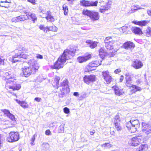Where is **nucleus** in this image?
Listing matches in <instances>:
<instances>
[{"instance_id":"obj_25","label":"nucleus","mask_w":151,"mask_h":151,"mask_svg":"<svg viewBox=\"0 0 151 151\" xmlns=\"http://www.w3.org/2000/svg\"><path fill=\"white\" fill-rule=\"evenodd\" d=\"M113 121L114 124L117 123H120L121 119L119 116L118 115H116L115 116L113 119Z\"/></svg>"},{"instance_id":"obj_60","label":"nucleus","mask_w":151,"mask_h":151,"mask_svg":"<svg viewBox=\"0 0 151 151\" xmlns=\"http://www.w3.org/2000/svg\"><path fill=\"white\" fill-rule=\"evenodd\" d=\"M11 2L10 0H0V2Z\"/></svg>"},{"instance_id":"obj_15","label":"nucleus","mask_w":151,"mask_h":151,"mask_svg":"<svg viewBox=\"0 0 151 151\" xmlns=\"http://www.w3.org/2000/svg\"><path fill=\"white\" fill-rule=\"evenodd\" d=\"M91 58V55L88 54L83 56L79 57L77 58V60L79 63H82L87 61Z\"/></svg>"},{"instance_id":"obj_39","label":"nucleus","mask_w":151,"mask_h":151,"mask_svg":"<svg viewBox=\"0 0 151 151\" xmlns=\"http://www.w3.org/2000/svg\"><path fill=\"white\" fill-rule=\"evenodd\" d=\"M92 11L88 10H84L83 11V14L84 15H86L90 17V15L91 14Z\"/></svg>"},{"instance_id":"obj_47","label":"nucleus","mask_w":151,"mask_h":151,"mask_svg":"<svg viewBox=\"0 0 151 151\" xmlns=\"http://www.w3.org/2000/svg\"><path fill=\"white\" fill-rule=\"evenodd\" d=\"M1 111L4 113L5 115H6V116H7L10 113L9 111L8 110L5 109L1 110Z\"/></svg>"},{"instance_id":"obj_16","label":"nucleus","mask_w":151,"mask_h":151,"mask_svg":"<svg viewBox=\"0 0 151 151\" xmlns=\"http://www.w3.org/2000/svg\"><path fill=\"white\" fill-rule=\"evenodd\" d=\"M86 43L88 44L89 47L91 49L94 48L96 47L99 43L97 42L89 40H87L86 41Z\"/></svg>"},{"instance_id":"obj_38","label":"nucleus","mask_w":151,"mask_h":151,"mask_svg":"<svg viewBox=\"0 0 151 151\" xmlns=\"http://www.w3.org/2000/svg\"><path fill=\"white\" fill-rule=\"evenodd\" d=\"M57 28L55 26L52 25L51 27H49L48 26V30L49 31H56L57 30Z\"/></svg>"},{"instance_id":"obj_2","label":"nucleus","mask_w":151,"mask_h":151,"mask_svg":"<svg viewBox=\"0 0 151 151\" xmlns=\"http://www.w3.org/2000/svg\"><path fill=\"white\" fill-rule=\"evenodd\" d=\"M60 79V78L59 76H56L54 80V82L53 84L54 86L57 88H58L61 91V93L59 94L60 97H63L65 93L70 92V89L68 87V81L67 80H65L61 83L60 86H58L59 82Z\"/></svg>"},{"instance_id":"obj_50","label":"nucleus","mask_w":151,"mask_h":151,"mask_svg":"<svg viewBox=\"0 0 151 151\" xmlns=\"http://www.w3.org/2000/svg\"><path fill=\"white\" fill-rule=\"evenodd\" d=\"M128 27L127 26H124L122 27L121 28V29L122 30V32H126L128 29Z\"/></svg>"},{"instance_id":"obj_52","label":"nucleus","mask_w":151,"mask_h":151,"mask_svg":"<svg viewBox=\"0 0 151 151\" xmlns=\"http://www.w3.org/2000/svg\"><path fill=\"white\" fill-rule=\"evenodd\" d=\"M35 135H36L35 134H34L31 139V144L32 145H34V142L35 139Z\"/></svg>"},{"instance_id":"obj_30","label":"nucleus","mask_w":151,"mask_h":151,"mask_svg":"<svg viewBox=\"0 0 151 151\" xmlns=\"http://www.w3.org/2000/svg\"><path fill=\"white\" fill-rule=\"evenodd\" d=\"M14 80L13 78H12V76H10V79H7L6 83H9V84H13L14 85H15V83H16L14 81Z\"/></svg>"},{"instance_id":"obj_8","label":"nucleus","mask_w":151,"mask_h":151,"mask_svg":"<svg viewBox=\"0 0 151 151\" xmlns=\"http://www.w3.org/2000/svg\"><path fill=\"white\" fill-rule=\"evenodd\" d=\"M102 75L104 80L107 84H109L111 82L112 78L109 75V72L108 71H103L102 72Z\"/></svg>"},{"instance_id":"obj_4","label":"nucleus","mask_w":151,"mask_h":151,"mask_svg":"<svg viewBox=\"0 0 151 151\" xmlns=\"http://www.w3.org/2000/svg\"><path fill=\"white\" fill-rule=\"evenodd\" d=\"M19 139V134L17 132H11L9 134V137L7 140L9 142H13L18 141Z\"/></svg>"},{"instance_id":"obj_14","label":"nucleus","mask_w":151,"mask_h":151,"mask_svg":"<svg viewBox=\"0 0 151 151\" xmlns=\"http://www.w3.org/2000/svg\"><path fill=\"white\" fill-rule=\"evenodd\" d=\"M115 94L118 96L122 95L124 93L123 89H120L119 87L116 86H114L112 87Z\"/></svg>"},{"instance_id":"obj_1","label":"nucleus","mask_w":151,"mask_h":151,"mask_svg":"<svg viewBox=\"0 0 151 151\" xmlns=\"http://www.w3.org/2000/svg\"><path fill=\"white\" fill-rule=\"evenodd\" d=\"M77 50L76 47H72L70 50L67 49L65 50L62 55L58 58L53 66V69H59L63 67V64L66 60L70 59L74 55Z\"/></svg>"},{"instance_id":"obj_33","label":"nucleus","mask_w":151,"mask_h":151,"mask_svg":"<svg viewBox=\"0 0 151 151\" xmlns=\"http://www.w3.org/2000/svg\"><path fill=\"white\" fill-rule=\"evenodd\" d=\"M39 28L44 32H46L47 30H48V26L45 27L44 25L41 24L39 26Z\"/></svg>"},{"instance_id":"obj_20","label":"nucleus","mask_w":151,"mask_h":151,"mask_svg":"<svg viewBox=\"0 0 151 151\" xmlns=\"http://www.w3.org/2000/svg\"><path fill=\"white\" fill-rule=\"evenodd\" d=\"M129 124L130 125H131L134 126L136 128H139L140 126L139 121L137 119L130 120V122Z\"/></svg>"},{"instance_id":"obj_22","label":"nucleus","mask_w":151,"mask_h":151,"mask_svg":"<svg viewBox=\"0 0 151 151\" xmlns=\"http://www.w3.org/2000/svg\"><path fill=\"white\" fill-rule=\"evenodd\" d=\"M28 18L30 17L33 21V23L35 22V21L37 20V17L34 14H32L31 13H28L27 15Z\"/></svg>"},{"instance_id":"obj_6","label":"nucleus","mask_w":151,"mask_h":151,"mask_svg":"<svg viewBox=\"0 0 151 151\" xmlns=\"http://www.w3.org/2000/svg\"><path fill=\"white\" fill-rule=\"evenodd\" d=\"M98 1L93 2L92 1H88L83 0L80 1V5L83 6H96Z\"/></svg>"},{"instance_id":"obj_35","label":"nucleus","mask_w":151,"mask_h":151,"mask_svg":"<svg viewBox=\"0 0 151 151\" xmlns=\"http://www.w3.org/2000/svg\"><path fill=\"white\" fill-rule=\"evenodd\" d=\"M11 72L10 71H9L8 72H6L4 73V77H5L6 79L7 80L8 79H9L10 76H11Z\"/></svg>"},{"instance_id":"obj_42","label":"nucleus","mask_w":151,"mask_h":151,"mask_svg":"<svg viewBox=\"0 0 151 151\" xmlns=\"http://www.w3.org/2000/svg\"><path fill=\"white\" fill-rule=\"evenodd\" d=\"M45 18L46 19L47 21L53 22L55 21V19L51 15L49 16H46L45 17Z\"/></svg>"},{"instance_id":"obj_17","label":"nucleus","mask_w":151,"mask_h":151,"mask_svg":"<svg viewBox=\"0 0 151 151\" xmlns=\"http://www.w3.org/2000/svg\"><path fill=\"white\" fill-rule=\"evenodd\" d=\"M90 17L91 20L94 21L99 19V16L98 12L92 11Z\"/></svg>"},{"instance_id":"obj_46","label":"nucleus","mask_w":151,"mask_h":151,"mask_svg":"<svg viewBox=\"0 0 151 151\" xmlns=\"http://www.w3.org/2000/svg\"><path fill=\"white\" fill-rule=\"evenodd\" d=\"M7 116L13 121L15 120V118L14 116L11 113L9 114Z\"/></svg>"},{"instance_id":"obj_10","label":"nucleus","mask_w":151,"mask_h":151,"mask_svg":"<svg viewBox=\"0 0 151 151\" xmlns=\"http://www.w3.org/2000/svg\"><path fill=\"white\" fill-rule=\"evenodd\" d=\"M141 137L136 136L132 138L130 144L132 146H136L139 145L141 141Z\"/></svg>"},{"instance_id":"obj_11","label":"nucleus","mask_w":151,"mask_h":151,"mask_svg":"<svg viewBox=\"0 0 151 151\" xmlns=\"http://www.w3.org/2000/svg\"><path fill=\"white\" fill-rule=\"evenodd\" d=\"M131 66L135 69L141 68L143 66L142 62L136 59L132 62Z\"/></svg>"},{"instance_id":"obj_43","label":"nucleus","mask_w":151,"mask_h":151,"mask_svg":"<svg viewBox=\"0 0 151 151\" xmlns=\"http://www.w3.org/2000/svg\"><path fill=\"white\" fill-rule=\"evenodd\" d=\"M115 52L113 50H111L109 52L107 53V55L109 57H113L115 54Z\"/></svg>"},{"instance_id":"obj_61","label":"nucleus","mask_w":151,"mask_h":151,"mask_svg":"<svg viewBox=\"0 0 151 151\" xmlns=\"http://www.w3.org/2000/svg\"><path fill=\"white\" fill-rule=\"evenodd\" d=\"M121 71V70L120 69H117L115 70L114 73L116 74H117L120 72Z\"/></svg>"},{"instance_id":"obj_27","label":"nucleus","mask_w":151,"mask_h":151,"mask_svg":"<svg viewBox=\"0 0 151 151\" xmlns=\"http://www.w3.org/2000/svg\"><path fill=\"white\" fill-rule=\"evenodd\" d=\"M106 48L109 50H111L113 49V44L114 43H105Z\"/></svg>"},{"instance_id":"obj_40","label":"nucleus","mask_w":151,"mask_h":151,"mask_svg":"<svg viewBox=\"0 0 151 151\" xmlns=\"http://www.w3.org/2000/svg\"><path fill=\"white\" fill-rule=\"evenodd\" d=\"M68 7L66 5L64 4L63 6V9L64 11V14L66 15L68 14Z\"/></svg>"},{"instance_id":"obj_63","label":"nucleus","mask_w":151,"mask_h":151,"mask_svg":"<svg viewBox=\"0 0 151 151\" xmlns=\"http://www.w3.org/2000/svg\"><path fill=\"white\" fill-rule=\"evenodd\" d=\"M46 10L45 9H42L41 10V12L43 14H45L46 12Z\"/></svg>"},{"instance_id":"obj_58","label":"nucleus","mask_w":151,"mask_h":151,"mask_svg":"<svg viewBox=\"0 0 151 151\" xmlns=\"http://www.w3.org/2000/svg\"><path fill=\"white\" fill-rule=\"evenodd\" d=\"M28 1L32 4L33 5H35L36 4L35 1V0H27Z\"/></svg>"},{"instance_id":"obj_45","label":"nucleus","mask_w":151,"mask_h":151,"mask_svg":"<svg viewBox=\"0 0 151 151\" xmlns=\"http://www.w3.org/2000/svg\"><path fill=\"white\" fill-rule=\"evenodd\" d=\"M132 12H134L138 10L137 6H132L131 7Z\"/></svg>"},{"instance_id":"obj_18","label":"nucleus","mask_w":151,"mask_h":151,"mask_svg":"<svg viewBox=\"0 0 151 151\" xmlns=\"http://www.w3.org/2000/svg\"><path fill=\"white\" fill-rule=\"evenodd\" d=\"M131 29L132 32L135 34L139 35L143 34L141 29L139 27H132Z\"/></svg>"},{"instance_id":"obj_37","label":"nucleus","mask_w":151,"mask_h":151,"mask_svg":"<svg viewBox=\"0 0 151 151\" xmlns=\"http://www.w3.org/2000/svg\"><path fill=\"white\" fill-rule=\"evenodd\" d=\"M13 86V87L12 88V89L13 90H18L21 87V85L19 84H16Z\"/></svg>"},{"instance_id":"obj_19","label":"nucleus","mask_w":151,"mask_h":151,"mask_svg":"<svg viewBox=\"0 0 151 151\" xmlns=\"http://www.w3.org/2000/svg\"><path fill=\"white\" fill-rule=\"evenodd\" d=\"M134 45L133 43L129 41L124 43L122 46L124 48L127 49L129 48H134Z\"/></svg>"},{"instance_id":"obj_31","label":"nucleus","mask_w":151,"mask_h":151,"mask_svg":"<svg viewBox=\"0 0 151 151\" xmlns=\"http://www.w3.org/2000/svg\"><path fill=\"white\" fill-rule=\"evenodd\" d=\"M99 53L100 57L102 59L104 58V55L105 54L104 49L102 48H101L99 50Z\"/></svg>"},{"instance_id":"obj_21","label":"nucleus","mask_w":151,"mask_h":151,"mask_svg":"<svg viewBox=\"0 0 151 151\" xmlns=\"http://www.w3.org/2000/svg\"><path fill=\"white\" fill-rule=\"evenodd\" d=\"M129 123H128L126 126L128 129L131 133L135 132L137 130V129L138 128H136L134 126H133V125H131V126H130V125H129Z\"/></svg>"},{"instance_id":"obj_36","label":"nucleus","mask_w":151,"mask_h":151,"mask_svg":"<svg viewBox=\"0 0 151 151\" xmlns=\"http://www.w3.org/2000/svg\"><path fill=\"white\" fill-rule=\"evenodd\" d=\"M17 18L19 22L24 21L26 20L27 18V17H25L24 16L22 15L17 17Z\"/></svg>"},{"instance_id":"obj_5","label":"nucleus","mask_w":151,"mask_h":151,"mask_svg":"<svg viewBox=\"0 0 151 151\" xmlns=\"http://www.w3.org/2000/svg\"><path fill=\"white\" fill-rule=\"evenodd\" d=\"M28 57L27 55L22 53L21 52H19L17 53H16L13 56L12 62L13 63H15L18 61L19 60L15 59L16 58L19 59L22 58L24 59H27Z\"/></svg>"},{"instance_id":"obj_32","label":"nucleus","mask_w":151,"mask_h":151,"mask_svg":"<svg viewBox=\"0 0 151 151\" xmlns=\"http://www.w3.org/2000/svg\"><path fill=\"white\" fill-rule=\"evenodd\" d=\"M114 124L115 128L117 131H121L122 130V128L121 126L120 123H117Z\"/></svg>"},{"instance_id":"obj_53","label":"nucleus","mask_w":151,"mask_h":151,"mask_svg":"<svg viewBox=\"0 0 151 151\" xmlns=\"http://www.w3.org/2000/svg\"><path fill=\"white\" fill-rule=\"evenodd\" d=\"M11 20L12 22H19L17 17H15L13 18Z\"/></svg>"},{"instance_id":"obj_56","label":"nucleus","mask_w":151,"mask_h":151,"mask_svg":"<svg viewBox=\"0 0 151 151\" xmlns=\"http://www.w3.org/2000/svg\"><path fill=\"white\" fill-rule=\"evenodd\" d=\"M36 57L37 58H39L41 59L43 58L42 56L39 54H38L36 55Z\"/></svg>"},{"instance_id":"obj_28","label":"nucleus","mask_w":151,"mask_h":151,"mask_svg":"<svg viewBox=\"0 0 151 151\" xmlns=\"http://www.w3.org/2000/svg\"><path fill=\"white\" fill-rule=\"evenodd\" d=\"M148 21H141L135 22V24L139 25H145L148 23Z\"/></svg>"},{"instance_id":"obj_3","label":"nucleus","mask_w":151,"mask_h":151,"mask_svg":"<svg viewBox=\"0 0 151 151\" xmlns=\"http://www.w3.org/2000/svg\"><path fill=\"white\" fill-rule=\"evenodd\" d=\"M39 66L37 64H35L33 62L30 63V65L29 67L23 68H22L24 76L25 77H28L32 73H34L37 70H38Z\"/></svg>"},{"instance_id":"obj_59","label":"nucleus","mask_w":151,"mask_h":151,"mask_svg":"<svg viewBox=\"0 0 151 151\" xmlns=\"http://www.w3.org/2000/svg\"><path fill=\"white\" fill-rule=\"evenodd\" d=\"M142 82V81L141 80V79H138L136 81V83L137 84H140Z\"/></svg>"},{"instance_id":"obj_24","label":"nucleus","mask_w":151,"mask_h":151,"mask_svg":"<svg viewBox=\"0 0 151 151\" xmlns=\"http://www.w3.org/2000/svg\"><path fill=\"white\" fill-rule=\"evenodd\" d=\"M114 40H113L112 38L110 37H107L104 40L105 43H114Z\"/></svg>"},{"instance_id":"obj_41","label":"nucleus","mask_w":151,"mask_h":151,"mask_svg":"<svg viewBox=\"0 0 151 151\" xmlns=\"http://www.w3.org/2000/svg\"><path fill=\"white\" fill-rule=\"evenodd\" d=\"M145 33L147 37L151 36V31L150 30V28L148 27L145 31Z\"/></svg>"},{"instance_id":"obj_44","label":"nucleus","mask_w":151,"mask_h":151,"mask_svg":"<svg viewBox=\"0 0 151 151\" xmlns=\"http://www.w3.org/2000/svg\"><path fill=\"white\" fill-rule=\"evenodd\" d=\"M111 146L112 145L111 144L109 143L103 144L102 145V146L103 147L108 148H110L111 147Z\"/></svg>"},{"instance_id":"obj_55","label":"nucleus","mask_w":151,"mask_h":151,"mask_svg":"<svg viewBox=\"0 0 151 151\" xmlns=\"http://www.w3.org/2000/svg\"><path fill=\"white\" fill-rule=\"evenodd\" d=\"M45 134L47 135H50L51 134V132L48 129L45 131Z\"/></svg>"},{"instance_id":"obj_23","label":"nucleus","mask_w":151,"mask_h":151,"mask_svg":"<svg viewBox=\"0 0 151 151\" xmlns=\"http://www.w3.org/2000/svg\"><path fill=\"white\" fill-rule=\"evenodd\" d=\"M16 101L23 108H25L27 107V103L24 101H20L17 99H16Z\"/></svg>"},{"instance_id":"obj_13","label":"nucleus","mask_w":151,"mask_h":151,"mask_svg":"<svg viewBox=\"0 0 151 151\" xmlns=\"http://www.w3.org/2000/svg\"><path fill=\"white\" fill-rule=\"evenodd\" d=\"M125 84L127 87H130L132 85V76L129 73H127L125 75Z\"/></svg>"},{"instance_id":"obj_26","label":"nucleus","mask_w":151,"mask_h":151,"mask_svg":"<svg viewBox=\"0 0 151 151\" xmlns=\"http://www.w3.org/2000/svg\"><path fill=\"white\" fill-rule=\"evenodd\" d=\"M132 87L133 88V90L134 92L137 91H141L142 89L140 87L135 85H132L131 87Z\"/></svg>"},{"instance_id":"obj_12","label":"nucleus","mask_w":151,"mask_h":151,"mask_svg":"<svg viewBox=\"0 0 151 151\" xmlns=\"http://www.w3.org/2000/svg\"><path fill=\"white\" fill-rule=\"evenodd\" d=\"M95 76L91 75L89 76H85L83 79L85 83L89 84L95 81Z\"/></svg>"},{"instance_id":"obj_49","label":"nucleus","mask_w":151,"mask_h":151,"mask_svg":"<svg viewBox=\"0 0 151 151\" xmlns=\"http://www.w3.org/2000/svg\"><path fill=\"white\" fill-rule=\"evenodd\" d=\"M9 83H6L5 85V88L6 89H12L13 87V86H12Z\"/></svg>"},{"instance_id":"obj_57","label":"nucleus","mask_w":151,"mask_h":151,"mask_svg":"<svg viewBox=\"0 0 151 151\" xmlns=\"http://www.w3.org/2000/svg\"><path fill=\"white\" fill-rule=\"evenodd\" d=\"M142 150H145L146 149H147V145H142Z\"/></svg>"},{"instance_id":"obj_51","label":"nucleus","mask_w":151,"mask_h":151,"mask_svg":"<svg viewBox=\"0 0 151 151\" xmlns=\"http://www.w3.org/2000/svg\"><path fill=\"white\" fill-rule=\"evenodd\" d=\"M63 111L65 114H68L70 112L69 109L67 107H65L63 109Z\"/></svg>"},{"instance_id":"obj_54","label":"nucleus","mask_w":151,"mask_h":151,"mask_svg":"<svg viewBox=\"0 0 151 151\" xmlns=\"http://www.w3.org/2000/svg\"><path fill=\"white\" fill-rule=\"evenodd\" d=\"M4 59L3 57L0 55V64H3L4 63Z\"/></svg>"},{"instance_id":"obj_34","label":"nucleus","mask_w":151,"mask_h":151,"mask_svg":"<svg viewBox=\"0 0 151 151\" xmlns=\"http://www.w3.org/2000/svg\"><path fill=\"white\" fill-rule=\"evenodd\" d=\"M65 124H62L58 127V131L59 133L63 132L64 130Z\"/></svg>"},{"instance_id":"obj_62","label":"nucleus","mask_w":151,"mask_h":151,"mask_svg":"<svg viewBox=\"0 0 151 151\" xmlns=\"http://www.w3.org/2000/svg\"><path fill=\"white\" fill-rule=\"evenodd\" d=\"M41 99V98L38 97H36L35 99V100L38 102H40Z\"/></svg>"},{"instance_id":"obj_9","label":"nucleus","mask_w":151,"mask_h":151,"mask_svg":"<svg viewBox=\"0 0 151 151\" xmlns=\"http://www.w3.org/2000/svg\"><path fill=\"white\" fill-rule=\"evenodd\" d=\"M142 131L144 133L148 134L151 133V126L144 122H142Z\"/></svg>"},{"instance_id":"obj_29","label":"nucleus","mask_w":151,"mask_h":151,"mask_svg":"<svg viewBox=\"0 0 151 151\" xmlns=\"http://www.w3.org/2000/svg\"><path fill=\"white\" fill-rule=\"evenodd\" d=\"M11 2H6L4 3L0 2V6L5 8H8L10 6L9 4Z\"/></svg>"},{"instance_id":"obj_48","label":"nucleus","mask_w":151,"mask_h":151,"mask_svg":"<svg viewBox=\"0 0 151 151\" xmlns=\"http://www.w3.org/2000/svg\"><path fill=\"white\" fill-rule=\"evenodd\" d=\"M109 8V6H108V5L105 6L104 8L100 9V12L102 13H104V12L105 11L108 10Z\"/></svg>"},{"instance_id":"obj_7","label":"nucleus","mask_w":151,"mask_h":151,"mask_svg":"<svg viewBox=\"0 0 151 151\" xmlns=\"http://www.w3.org/2000/svg\"><path fill=\"white\" fill-rule=\"evenodd\" d=\"M102 60H96L93 61L89 63L88 65V68L90 70H93L96 69V67L101 65Z\"/></svg>"},{"instance_id":"obj_64","label":"nucleus","mask_w":151,"mask_h":151,"mask_svg":"<svg viewBox=\"0 0 151 151\" xmlns=\"http://www.w3.org/2000/svg\"><path fill=\"white\" fill-rule=\"evenodd\" d=\"M95 131L94 130H93L90 132V134L91 135H93V134L95 133Z\"/></svg>"}]
</instances>
